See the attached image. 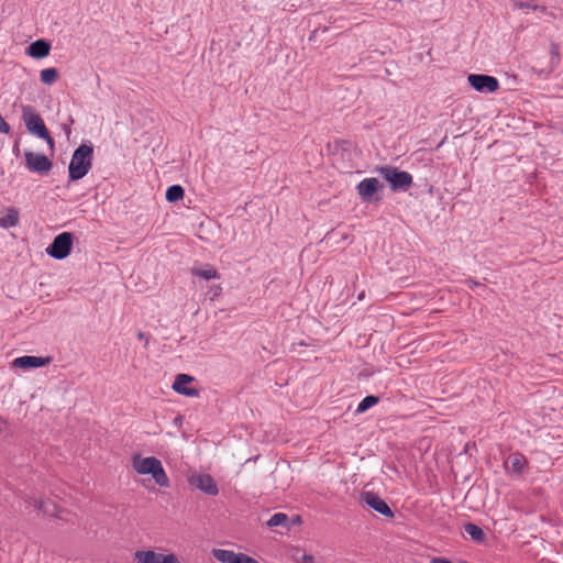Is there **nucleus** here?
<instances>
[{
    "instance_id": "obj_1",
    "label": "nucleus",
    "mask_w": 563,
    "mask_h": 563,
    "mask_svg": "<svg viewBox=\"0 0 563 563\" xmlns=\"http://www.w3.org/2000/svg\"><path fill=\"white\" fill-rule=\"evenodd\" d=\"M133 471L139 475H151L161 487L169 486V478L162 462L155 456H142L135 454L131 460Z\"/></svg>"
},
{
    "instance_id": "obj_2",
    "label": "nucleus",
    "mask_w": 563,
    "mask_h": 563,
    "mask_svg": "<svg viewBox=\"0 0 563 563\" xmlns=\"http://www.w3.org/2000/svg\"><path fill=\"white\" fill-rule=\"evenodd\" d=\"M93 146L91 143L80 144L73 153L68 165L69 180L76 181L84 178L92 167Z\"/></svg>"
},
{
    "instance_id": "obj_3",
    "label": "nucleus",
    "mask_w": 563,
    "mask_h": 563,
    "mask_svg": "<svg viewBox=\"0 0 563 563\" xmlns=\"http://www.w3.org/2000/svg\"><path fill=\"white\" fill-rule=\"evenodd\" d=\"M22 121L25 124L27 132L47 143L53 148L54 140L51 137L48 130L36 110L29 104L21 107Z\"/></svg>"
},
{
    "instance_id": "obj_4",
    "label": "nucleus",
    "mask_w": 563,
    "mask_h": 563,
    "mask_svg": "<svg viewBox=\"0 0 563 563\" xmlns=\"http://www.w3.org/2000/svg\"><path fill=\"white\" fill-rule=\"evenodd\" d=\"M378 173L389 183L393 191L407 190L412 185V176L408 172L399 170L396 167H380Z\"/></svg>"
},
{
    "instance_id": "obj_5",
    "label": "nucleus",
    "mask_w": 563,
    "mask_h": 563,
    "mask_svg": "<svg viewBox=\"0 0 563 563\" xmlns=\"http://www.w3.org/2000/svg\"><path fill=\"white\" fill-rule=\"evenodd\" d=\"M73 241L74 236L70 232H62L47 246L46 253L55 260H64L71 252Z\"/></svg>"
},
{
    "instance_id": "obj_6",
    "label": "nucleus",
    "mask_w": 563,
    "mask_h": 563,
    "mask_svg": "<svg viewBox=\"0 0 563 563\" xmlns=\"http://www.w3.org/2000/svg\"><path fill=\"white\" fill-rule=\"evenodd\" d=\"M467 81L473 89L482 93H492L498 90L499 81L494 76L483 74H471Z\"/></svg>"
},
{
    "instance_id": "obj_7",
    "label": "nucleus",
    "mask_w": 563,
    "mask_h": 563,
    "mask_svg": "<svg viewBox=\"0 0 563 563\" xmlns=\"http://www.w3.org/2000/svg\"><path fill=\"white\" fill-rule=\"evenodd\" d=\"M24 157L25 166L32 173L46 174L53 167L52 161L44 154L25 151Z\"/></svg>"
},
{
    "instance_id": "obj_8",
    "label": "nucleus",
    "mask_w": 563,
    "mask_h": 563,
    "mask_svg": "<svg viewBox=\"0 0 563 563\" xmlns=\"http://www.w3.org/2000/svg\"><path fill=\"white\" fill-rule=\"evenodd\" d=\"M137 563H180L174 553H158L154 550H137L134 553Z\"/></svg>"
},
{
    "instance_id": "obj_9",
    "label": "nucleus",
    "mask_w": 563,
    "mask_h": 563,
    "mask_svg": "<svg viewBox=\"0 0 563 563\" xmlns=\"http://www.w3.org/2000/svg\"><path fill=\"white\" fill-rule=\"evenodd\" d=\"M191 486L201 490L202 493L211 496H216L219 493L216 481L209 474L197 473L192 474L189 478Z\"/></svg>"
},
{
    "instance_id": "obj_10",
    "label": "nucleus",
    "mask_w": 563,
    "mask_h": 563,
    "mask_svg": "<svg viewBox=\"0 0 563 563\" xmlns=\"http://www.w3.org/2000/svg\"><path fill=\"white\" fill-rule=\"evenodd\" d=\"M380 187L383 186L377 178L368 177L357 184L356 191L363 202H371L377 200L374 196Z\"/></svg>"
},
{
    "instance_id": "obj_11",
    "label": "nucleus",
    "mask_w": 563,
    "mask_h": 563,
    "mask_svg": "<svg viewBox=\"0 0 563 563\" xmlns=\"http://www.w3.org/2000/svg\"><path fill=\"white\" fill-rule=\"evenodd\" d=\"M362 501H364L373 510L387 518L394 517V512L387 503L373 492H364L362 494Z\"/></svg>"
},
{
    "instance_id": "obj_12",
    "label": "nucleus",
    "mask_w": 563,
    "mask_h": 563,
    "mask_svg": "<svg viewBox=\"0 0 563 563\" xmlns=\"http://www.w3.org/2000/svg\"><path fill=\"white\" fill-rule=\"evenodd\" d=\"M49 363L48 357H40L33 355H24L16 357L13 361V365L18 368L29 369V368H38Z\"/></svg>"
},
{
    "instance_id": "obj_13",
    "label": "nucleus",
    "mask_w": 563,
    "mask_h": 563,
    "mask_svg": "<svg viewBox=\"0 0 563 563\" xmlns=\"http://www.w3.org/2000/svg\"><path fill=\"white\" fill-rule=\"evenodd\" d=\"M194 380L190 375L187 374H178L175 377L173 389L185 396L194 397L198 395V391L195 388L188 387V385Z\"/></svg>"
},
{
    "instance_id": "obj_14",
    "label": "nucleus",
    "mask_w": 563,
    "mask_h": 563,
    "mask_svg": "<svg viewBox=\"0 0 563 563\" xmlns=\"http://www.w3.org/2000/svg\"><path fill=\"white\" fill-rule=\"evenodd\" d=\"M51 44L45 40H37L26 48L27 55L33 58H44L49 54Z\"/></svg>"
},
{
    "instance_id": "obj_15",
    "label": "nucleus",
    "mask_w": 563,
    "mask_h": 563,
    "mask_svg": "<svg viewBox=\"0 0 563 563\" xmlns=\"http://www.w3.org/2000/svg\"><path fill=\"white\" fill-rule=\"evenodd\" d=\"M26 501L30 506L43 511L45 515L60 518V514L57 511L56 505L51 501L38 500L35 497H30Z\"/></svg>"
},
{
    "instance_id": "obj_16",
    "label": "nucleus",
    "mask_w": 563,
    "mask_h": 563,
    "mask_svg": "<svg viewBox=\"0 0 563 563\" xmlns=\"http://www.w3.org/2000/svg\"><path fill=\"white\" fill-rule=\"evenodd\" d=\"M506 465L510 467L514 473L521 474L527 465V460L522 454L514 453L509 455Z\"/></svg>"
},
{
    "instance_id": "obj_17",
    "label": "nucleus",
    "mask_w": 563,
    "mask_h": 563,
    "mask_svg": "<svg viewBox=\"0 0 563 563\" xmlns=\"http://www.w3.org/2000/svg\"><path fill=\"white\" fill-rule=\"evenodd\" d=\"M191 274L206 280L220 278L219 273L211 265H206L203 267H192Z\"/></svg>"
},
{
    "instance_id": "obj_18",
    "label": "nucleus",
    "mask_w": 563,
    "mask_h": 563,
    "mask_svg": "<svg viewBox=\"0 0 563 563\" xmlns=\"http://www.w3.org/2000/svg\"><path fill=\"white\" fill-rule=\"evenodd\" d=\"M19 223V211L15 208H9L3 217L0 218V227L10 229Z\"/></svg>"
},
{
    "instance_id": "obj_19",
    "label": "nucleus",
    "mask_w": 563,
    "mask_h": 563,
    "mask_svg": "<svg viewBox=\"0 0 563 563\" xmlns=\"http://www.w3.org/2000/svg\"><path fill=\"white\" fill-rule=\"evenodd\" d=\"M212 555L216 560H218L221 563H234L236 560L238 553H235L231 550L213 549Z\"/></svg>"
},
{
    "instance_id": "obj_20",
    "label": "nucleus",
    "mask_w": 563,
    "mask_h": 563,
    "mask_svg": "<svg viewBox=\"0 0 563 563\" xmlns=\"http://www.w3.org/2000/svg\"><path fill=\"white\" fill-rule=\"evenodd\" d=\"M185 190L180 185L169 186L166 190L165 197L169 202H176L184 198Z\"/></svg>"
},
{
    "instance_id": "obj_21",
    "label": "nucleus",
    "mask_w": 563,
    "mask_h": 563,
    "mask_svg": "<svg viewBox=\"0 0 563 563\" xmlns=\"http://www.w3.org/2000/svg\"><path fill=\"white\" fill-rule=\"evenodd\" d=\"M464 531L476 542H482L485 539V533L481 527L474 523H466Z\"/></svg>"
},
{
    "instance_id": "obj_22",
    "label": "nucleus",
    "mask_w": 563,
    "mask_h": 563,
    "mask_svg": "<svg viewBox=\"0 0 563 563\" xmlns=\"http://www.w3.org/2000/svg\"><path fill=\"white\" fill-rule=\"evenodd\" d=\"M58 78V71L54 67L42 69L40 73V79L45 85L54 84Z\"/></svg>"
},
{
    "instance_id": "obj_23",
    "label": "nucleus",
    "mask_w": 563,
    "mask_h": 563,
    "mask_svg": "<svg viewBox=\"0 0 563 563\" xmlns=\"http://www.w3.org/2000/svg\"><path fill=\"white\" fill-rule=\"evenodd\" d=\"M288 522V516L284 512H276L274 514L266 525L271 528L279 527V526H287Z\"/></svg>"
},
{
    "instance_id": "obj_24",
    "label": "nucleus",
    "mask_w": 563,
    "mask_h": 563,
    "mask_svg": "<svg viewBox=\"0 0 563 563\" xmlns=\"http://www.w3.org/2000/svg\"><path fill=\"white\" fill-rule=\"evenodd\" d=\"M378 402V397L369 395L366 396L356 408V412L362 413L375 406Z\"/></svg>"
},
{
    "instance_id": "obj_25",
    "label": "nucleus",
    "mask_w": 563,
    "mask_h": 563,
    "mask_svg": "<svg viewBox=\"0 0 563 563\" xmlns=\"http://www.w3.org/2000/svg\"><path fill=\"white\" fill-rule=\"evenodd\" d=\"M551 54V68L550 71L554 70L560 63V52L559 46L556 44H552L550 47Z\"/></svg>"
},
{
    "instance_id": "obj_26",
    "label": "nucleus",
    "mask_w": 563,
    "mask_h": 563,
    "mask_svg": "<svg viewBox=\"0 0 563 563\" xmlns=\"http://www.w3.org/2000/svg\"><path fill=\"white\" fill-rule=\"evenodd\" d=\"M10 132V125L4 121L0 114V133L8 134Z\"/></svg>"
},
{
    "instance_id": "obj_27",
    "label": "nucleus",
    "mask_w": 563,
    "mask_h": 563,
    "mask_svg": "<svg viewBox=\"0 0 563 563\" xmlns=\"http://www.w3.org/2000/svg\"><path fill=\"white\" fill-rule=\"evenodd\" d=\"M300 562L301 563H320L312 555L306 554V553L301 556Z\"/></svg>"
},
{
    "instance_id": "obj_28",
    "label": "nucleus",
    "mask_w": 563,
    "mask_h": 563,
    "mask_svg": "<svg viewBox=\"0 0 563 563\" xmlns=\"http://www.w3.org/2000/svg\"><path fill=\"white\" fill-rule=\"evenodd\" d=\"M251 556L246 555V554H243V553H238L236 555V560L234 563H247L249 560H250Z\"/></svg>"
},
{
    "instance_id": "obj_29",
    "label": "nucleus",
    "mask_w": 563,
    "mask_h": 563,
    "mask_svg": "<svg viewBox=\"0 0 563 563\" xmlns=\"http://www.w3.org/2000/svg\"><path fill=\"white\" fill-rule=\"evenodd\" d=\"M430 563H453L445 558H432Z\"/></svg>"
},
{
    "instance_id": "obj_30",
    "label": "nucleus",
    "mask_w": 563,
    "mask_h": 563,
    "mask_svg": "<svg viewBox=\"0 0 563 563\" xmlns=\"http://www.w3.org/2000/svg\"><path fill=\"white\" fill-rule=\"evenodd\" d=\"M467 284L470 288L482 287V285L478 282H475L473 279L467 280Z\"/></svg>"
},
{
    "instance_id": "obj_31",
    "label": "nucleus",
    "mask_w": 563,
    "mask_h": 563,
    "mask_svg": "<svg viewBox=\"0 0 563 563\" xmlns=\"http://www.w3.org/2000/svg\"><path fill=\"white\" fill-rule=\"evenodd\" d=\"M7 427V420L3 419L1 416H0V434L4 431Z\"/></svg>"
},
{
    "instance_id": "obj_32",
    "label": "nucleus",
    "mask_w": 563,
    "mask_h": 563,
    "mask_svg": "<svg viewBox=\"0 0 563 563\" xmlns=\"http://www.w3.org/2000/svg\"><path fill=\"white\" fill-rule=\"evenodd\" d=\"M220 291H221V287L220 286L214 287L213 296H218L220 294Z\"/></svg>"
},
{
    "instance_id": "obj_33",
    "label": "nucleus",
    "mask_w": 563,
    "mask_h": 563,
    "mask_svg": "<svg viewBox=\"0 0 563 563\" xmlns=\"http://www.w3.org/2000/svg\"><path fill=\"white\" fill-rule=\"evenodd\" d=\"M247 563H260V562H257V561H256L255 559H253V558H250V560H249V562H247Z\"/></svg>"
},
{
    "instance_id": "obj_34",
    "label": "nucleus",
    "mask_w": 563,
    "mask_h": 563,
    "mask_svg": "<svg viewBox=\"0 0 563 563\" xmlns=\"http://www.w3.org/2000/svg\"><path fill=\"white\" fill-rule=\"evenodd\" d=\"M519 7L522 8V9L523 8H531L529 4H523V3H520Z\"/></svg>"
},
{
    "instance_id": "obj_35",
    "label": "nucleus",
    "mask_w": 563,
    "mask_h": 563,
    "mask_svg": "<svg viewBox=\"0 0 563 563\" xmlns=\"http://www.w3.org/2000/svg\"><path fill=\"white\" fill-rule=\"evenodd\" d=\"M64 131L67 133V135L70 133V129L67 126L64 128Z\"/></svg>"
}]
</instances>
